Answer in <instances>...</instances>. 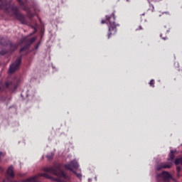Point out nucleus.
I'll use <instances>...</instances> for the list:
<instances>
[{
  "mask_svg": "<svg viewBox=\"0 0 182 182\" xmlns=\"http://www.w3.org/2000/svg\"><path fill=\"white\" fill-rule=\"evenodd\" d=\"M115 21L114 13H112L109 16H106L105 19L101 21V23H107L108 25L107 39H110L113 35L117 33V26H119V25L116 23Z\"/></svg>",
  "mask_w": 182,
  "mask_h": 182,
  "instance_id": "2",
  "label": "nucleus"
},
{
  "mask_svg": "<svg viewBox=\"0 0 182 182\" xmlns=\"http://www.w3.org/2000/svg\"><path fill=\"white\" fill-rule=\"evenodd\" d=\"M0 2H2V0H0Z\"/></svg>",
  "mask_w": 182,
  "mask_h": 182,
  "instance_id": "24",
  "label": "nucleus"
},
{
  "mask_svg": "<svg viewBox=\"0 0 182 182\" xmlns=\"http://www.w3.org/2000/svg\"><path fill=\"white\" fill-rule=\"evenodd\" d=\"M24 6H26V9H23V6H21V7L23 11H27V16L29 18V19H32V18H33V14L31 12V11L29 10V7L25 5V3H24Z\"/></svg>",
  "mask_w": 182,
  "mask_h": 182,
  "instance_id": "11",
  "label": "nucleus"
},
{
  "mask_svg": "<svg viewBox=\"0 0 182 182\" xmlns=\"http://www.w3.org/2000/svg\"><path fill=\"white\" fill-rule=\"evenodd\" d=\"M160 36L164 41H166L167 39V36H164L163 33H161Z\"/></svg>",
  "mask_w": 182,
  "mask_h": 182,
  "instance_id": "20",
  "label": "nucleus"
},
{
  "mask_svg": "<svg viewBox=\"0 0 182 182\" xmlns=\"http://www.w3.org/2000/svg\"><path fill=\"white\" fill-rule=\"evenodd\" d=\"M22 63V56L18 57L14 63H13L9 69V73H14L16 70H18Z\"/></svg>",
  "mask_w": 182,
  "mask_h": 182,
  "instance_id": "6",
  "label": "nucleus"
},
{
  "mask_svg": "<svg viewBox=\"0 0 182 182\" xmlns=\"http://www.w3.org/2000/svg\"><path fill=\"white\" fill-rule=\"evenodd\" d=\"M139 29H141V26H139Z\"/></svg>",
  "mask_w": 182,
  "mask_h": 182,
  "instance_id": "23",
  "label": "nucleus"
},
{
  "mask_svg": "<svg viewBox=\"0 0 182 182\" xmlns=\"http://www.w3.org/2000/svg\"><path fill=\"white\" fill-rule=\"evenodd\" d=\"M176 172H177V177H181L182 176V170H181V166H177L176 167Z\"/></svg>",
  "mask_w": 182,
  "mask_h": 182,
  "instance_id": "12",
  "label": "nucleus"
},
{
  "mask_svg": "<svg viewBox=\"0 0 182 182\" xmlns=\"http://www.w3.org/2000/svg\"><path fill=\"white\" fill-rule=\"evenodd\" d=\"M0 45H3L4 46H6L8 50H2L0 51V56H4L6 55V53H14L16 49L19 47V44L14 43L11 41L5 40L3 38L0 37Z\"/></svg>",
  "mask_w": 182,
  "mask_h": 182,
  "instance_id": "3",
  "label": "nucleus"
},
{
  "mask_svg": "<svg viewBox=\"0 0 182 182\" xmlns=\"http://www.w3.org/2000/svg\"><path fill=\"white\" fill-rule=\"evenodd\" d=\"M31 28L34 30L33 33L38 32V24L35 23L34 26H31Z\"/></svg>",
  "mask_w": 182,
  "mask_h": 182,
  "instance_id": "15",
  "label": "nucleus"
},
{
  "mask_svg": "<svg viewBox=\"0 0 182 182\" xmlns=\"http://www.w3.org/2000/svg\"><path fill=\"white\" fill-rule=\"evenodd\" d=\"M0 9H4V11L7 15L15 18L17 21H19L23 25H26L28 21L25 18V16L19 12V9L17 6L11 5L9 3H1L0 4Z\"/></svg>",
  "mask_w": 182,
  "mask_h": 182,
  "instance_id": "1",
  "label": "nucleus"
},
{
  "mask_svg": "<svg viewBox=\"0 0 182 182\" xmlns=\"http://www.w3.org/2000/svg\"><path fill=\"white\" fill-rule=\"evenodd\" d=\"M35 41H36V38L33 37L32 38H31L29 40V42H30V43H33V42H35Z\"/></svg>",
  "mask_w": 182,
  "mask_h": 182,
  "instance_id": "19",
  "label": "nucleus"
},
{
  "mask_svg": "<svg viewBox=\"0 0 182 182\" xmlns=\"http://www.w3.org/2000/svg\"><path fill=\"white\" fill-rule=\"evenodd\" d=\"M48 160H52L53 159V154H50L46 156Z\"/></svg>",
  "mask_w": 182,
  "mask_h": 182,
  "instance_id": "16",
  "label": "nucleus"
},
{
  "mask_svg": "<svg viewBox=\"0 0 182 182\" xmlns=\"http://www.w3.org/2000/svg\"><path fill=\"white\" fill-rule=\"evenodd\" d=\"M161 177L164 178V182H170V180H171L172 177L170 173L167 171H163L161 173Z\"/></svg>",
  "mask_w": 182,
  "mask_h": 182,
  "instance_id": "8",
  "label": "nucleus"
},
{
  "mask_svg": "<svg viewBox=\"0 0 182 182\" xmlns=\"http://www.w3.org/2000/svg\"><path fill=\"white\" fill-rule=\"evenodd\" d=\"M17 182L16 181H12V179L9 178H6L3 182Z\"/></svg>",
  "mask_w": 182,
  "mask_h": 182,
  "instance_id": "17",
  "label": "nucleus"
},
{
  "mask_svg": "<svg viewBox=\"0 0 182 182\" xmlns=\"http://www.w3.org/2000/svg\"><path fill=\"white\" fill-rule=\"evenodd\" d=\"M23 50H26V47H23L20 49V53L23 52Z\"/></svg>",
  "mask_w": 182,
  "mask_h": 182,
  "instance_id": "21",
  "label": "nucleus"
},
{
  "mask_svg": "<svg viewBox=\"0 0 182 182\" xmlns=\"http://www.w3.org/2000/svg\"><path fill=\"white\" fill-rule=\"evenodd\" d=\"M21 83V77H14L13 80L10 82H6L5 84H0V90L4 92L5 89H8L10 92H16L18 89V86Z\"/></svg>",
  "mask_w": 182,
  "mask_h": 182,
  "instance_id": "4",
  "label": "nucleus"
},
{
  "mask_svg": "<svg viewBox=\"0 0 182 182\" xmlns=\"http://www.w3.org/2000/svg\"><path fill=\"white\" fill-rule=\"evenodd\" d=\"M176 151L177 150H171L167 161L172 163V164L174 163V159H176V156L174 154H176Z\"/></svg>",
  "mask_w": 182,
  "mask_h": 182,
  "instance_id": "9",
  "label": "nucleus"
},
{
  "mask_svg": "<svg viewBox=\"0 0 182 182\" xmlns=\"http://www.w3.org/2000/svg\"><path fill=\"white\" fill-rule=\"evenodd\" d=\"M174 164L178 166V164H182V158H177L175 159Z\"/></svg>",
  "mask_w": 182,
  "mask_h": 182,
  "instance_id": "13",
  "label": "nucleus"
},
{
  "mask_svg": "<svg viewBox=\"0 0 182 182\" xmlns=\"http://www.w3.org/2000/svg\"><path fill=\"white\" fill-rule=\"evenodd\" d=\"M171 166H173V164L168 161V162H164L159 165L157 166V170L158 171H160L162 168H171Z\"/></svg>",
  "mask_w": 182,
  "mask_h": 182,
  "instance_id": "7",
  "label": "nucleus"
},
{
  "mask_svg": "<svg viewBox=\"0 0 182 182\" xmlns=\"http://www.w3.org/2000/svg\"><path fill=\"white\" fill-rule=\"evenodd\" d=\"M66 170H70V171H73L75 175L77 177V178H80V180H82V174L81 173H77L76 171H73V168H77L79 167V164L76 161H72L69 164H66L64 166Z\"/></svg>",
  "mask_w": 182,
  "mask_h": 182,
  "instance_id": "5",
  "label": "nucleus"
},
{
  "mask_svg": "<svg viewBox=\"0 0 182 182\" xmlns=\"http://www.w3.org/2000/svg\"><path fill=\"white\" fill-rule=\"evenodd\" d=\"M17 1L18 2L20 6H23V9H26V6H25V2H23V1L17 0Z\"/></svg>",
  "mask_w": 182,
  "mask_h": 182,
  "instance_id": "14",
  "label": "nucleus"
},
{
  "mask_svg": "<svg viewBox=\"0 0 182 182\" xmlns=\"http://www.w3.org/2000/svg\"><path fill=\"white\" fill-rule=\"evenodd\" d=\"M7 176H9L11 178H14L15 177V172H14V166H11L8 168L6 171Z\"/></svg>",
  "mask_w": 182,
  "mask_h": 182,
  "instance_id": "10",
  "label": "nucleus"
},
{
  "mask_svg": "<svg viewBox=\"0 0 182 182\" xmlns=\"http://www.w3.org/2000/svg\"><path fill=\"white\" fill-rule=\"evenodd\" d=\"M38 48H39V44L36 46V49H38Z\"/></svg>",
  "mask_w": 182,
  "mask_h": 182,
  "instance_id": "22",
  "label": "nucleus"
},
{
  "mask_svg": "<svg viewBox=\"0 0 182 182\" xmlns=\"http://www.w3.org/2000/svg\"><path fill=\"white\" fill-rule=\"evenodd\" d=\"M149 85L151 86V87H154V80H151L149 82Z\"/></svg>",
  "mask_w": 182,
  "mask_h": 182,
  "instance_id": "18",
  "label": "nucleus"
}]
</instances>
